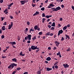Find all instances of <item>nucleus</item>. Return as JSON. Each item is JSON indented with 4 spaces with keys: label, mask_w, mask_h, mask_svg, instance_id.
<instances>
[{
    "label": "nucleus",
    "mask_w": 74,
    "mask_h": 74,
    "mask_svg": "<svg viewBox=\"0 0 74 74\" xmlns=\"http://www.w3.org/2000/svg\"><path fill=\"white\" fill-rule=\"evenodd\" d=\"M34 29L33 28H31V29L29 30V33H31V32H34Z\"/></svg>",
    "instance_id": "nucleus-18"
},
{
    "label": "nucleus",
    "mask_w": 74,
    "mask_h": 74,
    "mask_svg": "<svg viewBox=\"0 0 74 74\" xmlns=\"http://www.w3.org/2000/svg\"><path fill=\"white\" fill-rule=\"evenodd\" d=\"M49 21H50V19H48L47 21H46V22H49Z\"/></svg>",
    "instance_id": "nucleus-62"
},
{
    "label": "nucleus",
    "mask_w": 74,
    "mask_h": 74,
    "mask_svg": "<svg viewBox=\"0 0 74 74\" xmlns=\"http://www.w3.org/2000/svg\"><path fill=\"white\" fill-rule=\"evenodd\" d=\"M27 43H28L29 44L30 43V40L27 41Z\"/></svg>",
    "instance_id": "nucleus-63"
},
{
    "label": "nucleus",
    "mask_w": 74,
    "mask_h": 74,
    "mask_svg": "<svg viewBox=\"0 0 74 74\" xmlns=\"http://www.w3.org/2000/svg\"><path fill=\"white\" fill-rule=\"evenodd\" d=\"M70 50H71V49H70V48H68V49H67V51H66L68 52L70 51Z\"/></svg>",
    "instance_id": "nucleus-50"
},
{
    "label": "nucleus",
    "mask_w": 74,
    "mask_h": 74,
    "mask_svg": "<svg viewBox=\"0 0 74 74\" xmlns=\"http://www.w3.org/2000/svg\"><path fill=\"white\" fill-rule=\"evenodd\" d=\"M63 66H64V68H67L69 67V65H68L67 64H64Z\"/></svg>",
    "instance_id": "nucleus-6"
},
{
    "label": "nucleus",
    "mask_w": 74,
    "mask_h": 74,
    "mask_svg": "<svg viewBox=\"0 0 74 74\" xmlns=\"http://www.w3.org/2000/svg\"><path fill=\"white\" fill-rule=\"evenodd\" d=\"M54 67H55L56 69H58V66L57 65H55V66H54Z\"/></svg>",
    "instance_id": "nucleus-35"
},
{
    "label": "nucleus",
    "mask_w": 74,
    "mask_h": 74,
    "mask_svg": "<svg viewBox=\"0 0 74 74\" xmlns=\"http://www.w3.org/2000/svg\"><path fill=\"white\" fill-rule=\"evenodd\" d=\"M46 21V19L45 18H43V19H42V23H44V21Z\"/></svg>",
    "instance_id": "nucleus-28"
},
{
    "label": "nucleus",
    "mask_w": 74,
    "mask_h": 74,
    "mask_svg": "<svg viewBox=\"0 0 74 74\" xmlns=\"http://www.w3.org/2000/svg\"><path fill=\"white\" fill-rule=\"evenodd\" d=\"M32 7H34L36 5L35 4H33V3H32Z\"/></svg>",
    "instance_id": "nucleus-38"
},
{
    "label": "nucleus",
    "mask_w": 74,
    "mask_h": 74,
    "mask_svg": "<svg viewBox=\"0 0 74 74\" xmlns=\"http://www.w3.org/2000/svg\"><path fill=\"white\" fill-rule=\"evenodd\" d=\"M39 14V12H38L36 11V13H35L33 14V16H35Z\"/></svg>",
    "instance_id": "nucleus-12"
},
{
    "label": "nucleus",
    "mask_w": 74,
    "mask_h": 74,
    "mask_svg": "<svg viewBox=\"0 0 74 74\" xmlns=\"http://www.w3.org/2000/svg\"><path fill=\"white\" fill-rule=\"evenodd\" d=\"M36 36H34V37L33 38H32V40H33V41H34V40H36Z\"/></svg>",
    "instance_id": "nucleus-22"
},
{
    "label": "nucleus",
    "mask_w": 74,
    "mask_h": 74,
    "mask_svg": "<svg viewBox=\"0 0 74 74\" xmlns=\"http://www.w3.org/2000/svg\"><path fill=\"white\" fill-rule=\"evenodd\" d=\"M72 8L73 10V11H74V7L72 6Z\"/></svg>",
    "instance_id": "nucleus-64"
},
{
    "label": "nucleus",
    "mask_w": 74,
    "mask_h": 74,
    "mask_svg": "<svg viewBox=\"0 0 74 74\" xmlns=\"http://www.w3.org/2000/svg\"><path fill=\"white\" fill-rule=\"evenodd\" d=\"M51 8V10H52V11L54 12L57 11L61 9L60 7L59 6L56 8Z\"/></svg>",
    "instance_id": "nucleus-3"
},
{
    "label": "nucleus",
    "mask_w": 74,
    "mask_h": 74,
    "mask_svg": "<svg viewBox=\"0 0 74 74\" xmlns=\"http://www.w3.org/2000/svg\"><path fill=\"white\" fill-rule=\"evenodd\" d=\"M1 29H1V30H2V31H4V30H5V26H2Z\"/></svg>",
    "instance_id": "nucleus-19"
},
{
    "label": "nucleus",
    "mask_w": 74,
    "mask_h": 74,
    "mask_svg": "<svg viewBox=\"0 0 74 74\" xmlns=\"http://www.w3.org/2000/svg\"><path fill=\"white\" fill-rule=\"evenodd\" d=\"M17 66L16 64H15L14 63H12L10 64V66H9L8 68V69H13L14 67L16 66Z\"/></svg>",
    "instance_id": "nucleus-1"
},
{
    "label": "nucleus",
    "mask_w": 74,
    "mask_h": 74,
    "mask_svg": "<svg viewBox=\"0 0 74 74\" xmlns=\"http://www.w3.org/2000/svg\"><path fill=\"white\" fill-rule=\"evenodd\" d=\"M45 10V8L44 7L42 8H41V10L42 11H44Z\"/></svg>",
    "instance_id": "nucleus-30"
},
{
    "label": "nucleus",
    "mask_w": 74,
    "mask_h": 74,
    "mask_svg": "<svg viewBox=\"0 0 74 74\" xmlns=\"http://www.w3.org/2000/svg\"><path fill=\"white\" fill-rule=\"evenodd\" d=\"M19 55H20V56H24V55H25V54H22V51H21L20 53H19Z\"/></svg>",
    "instance_id": "nucleus-13"
},
{
    "label": "nucleus",
    "mask_w": 74,
    "mask_h": 74,
    "mask_svg": "<svg viewBox=\"0 0 74 74\" xmlns=\"http://www.w3.org/2000/svg\"><path fill=\"white\" fill-rule=\"evenodd\" d=\"M14 3H10V5H8V7H11V6L13 5V4Z\"/></svg>",
    "instance_id": "nucleus-17"
},
{
    "label": "nucleus",
    "mask_w": 74,
    "mask_h": 74,
    "mask_svg": "<svg viewBox=\"0 0 74 74\" xmlns=\"http://www.w3.org/2000/svg\"><path fill=\"white\" fill-rule=\"evenodd\" d=\"M1 21H3V20H4V18H3V17H1Z\"/></svg>",
    "instance_id": "nucleus-58"
},
{
    "label": "nucleus",
    "mask_w": 74,
    "mask_h": 74,
    "mask_svg": "<svg viewBox=\"0 0 74 74\" xmlns=\"http://www.w3.org/2000/svg\"><path fill=\"white\" fill-rule=\"evenodd\" d=\"M28 0H23L20 1V3H21V5H24V4H25V3L28 2Z\"/></svg>",
    "instance_id": "nucleus-4"
},
{
    "label": "nucleus",
    "mask_w": 74,
    "mask_h": 74,
    "mask_svg": "<svg viewBox=\"0 0 74 74\" xmlns=\"http://www.w3.org/2000/svg\"><path fill=\"white\" fill-rule=\"evenodd\" d=\"M9 44L12 45H16V42H9Z\"/></svg>",
    "instance_id": "nucleus-9"
},
{
    "label": "nucleus",
    "mask_w": 74,
    "mask_h": 74,
    "mask_svg": "<svg viewBox=\"0 0 74 74\" xmlns=\"http://www.w3.org/2000/svg\"><path fill=\"white\" fill-rule=\"evenodd\" d=\"M13 26V22H11V25H9V26H8V29H11V28Z\"/></svg>",
    "instance_id": "nucleus-7"
},
{
    "label": "nucleus",
    "mask_w": 74,
    "mask_h": 74,
    "mask_svg": "<svg viewBox=\"0 0 74 74\" xmlns=\"http://www.w3.org/2000/svg\"><path fill=\"white\" fill-rule=\"evenodd\" d=\"M45 14H44V13H42V17H45Z\"/></svg>",
    "instance_id": "nucleus-41"
},
{
    "label": "nucleus",
    "mask_w": 74,
    "mask_h": 74,
    "mask_svg": "<svg viewBox=\"0 0 74 74\" xmlns=\"http://www.w3.org/2000/svg\"><path fill=\"white\" fill-rule=\"evenodd\" d=\"M59 20L60 21H63V18H60V19H59Z\"/></svg>",
    "instance_id": "nucleus-54"
},
{
    "label": "nucleus",
    "mask_w": 74,
    "mask_h": 74,
    "mask_svg": "<svg viewBox=\"0 0 74 74\" xmlns=\"http://www.w3.org/2000/svg\"><path fill=\"white\" fill-rule=\"evenodd\" d=\"M41 71H37V74H41Z\"/></svg>",
    "instance_id": "nucleus-26"
},
{
    "label": "nucleus",
    "mask_w": 74,
    "mask_h": 74,
    "mask_svg": "<svg viewBox=\"0 0 74 74\" xmlns=\"http://www.w3.org/2000/svg\"><path fill=\"white\" fill-rule=\"evenodd\" d=\"M64 8V5H61V8Z\"/></svg>",
    "instance_id": "nucleus-55"
},
{
    "label": "nucleus",
    "mask_w": 74,
    "mask_h": 74,
    "mask_svg": "<svg viewBox=\"0 0 74 74\" xmlns=\"http://www.w3.org/2000/svg\"><path fill=\"white\" fill-rule=\"evenodd\" d=\"M48 27H49V29H50L51 27H51V25H48Z\"/></svg>",
    "instance_id": "nucleus-46"
},
{
    "label": "nucleus",
    "mask_w": 74,
    "mask_h": 74,
    "mask_svg": "<svg viewBox=\"0 0 74 74\" xmlns=\"http://www.w3.org/2000/svg\"><path fill=\"white\" fill-rule=\"evenodd\" d=\"M63 32V30H62V29L60 30L59 31H58V35L59 36L60 35V34H62V33Z\"/></svg>",
    "instance_id": "nucleus-10"
},
{
    "label": "nucleus",
    "mask_w": 74,
    "mask_h": 74,
    "mask_svg": "<svg viewBox=\"0 0 74 74\" xmlns=\"http://www.w3.org/2000/svg\"><path fill=\"white\" fill-rule=\"evenodd\" d=\"M7 25V22H5V23H3V25Z\"/></svg>",
    "instance_id": "nucleus-42"
},
{
    "label": "nucleus",
    "mask_w": 74,
    "mask_h": 74,
    "mask_svg": "<svg viewBox=\"0 0 74 74\" xmlns=\"http://www.w3.org/2000/svg\"><path fill=\"white\" fill-rule=\"evenodd\" d=\"M55 44H56V47H58V45L59 44H60V42H58V41H55Z\"/></svg>",
    "instance_id": "nucleus-11"
},
{
    "label": "nucleus",
    "mask_w": 74,
    "mask_h": 74,
    "mask_svg": "<svg viewBox=\"0 0 74 74\" xmlns=\"http://www.w3.org/2000/svg\"><path fill=\"white\" fill-rule=\"evenodd\" d=\"M67 29V27H66V26H65V27L63 28V30H65V29Z\"/></svg>",
    "instance_id": "nucleus-24"
},
{
    "label": "nucleus",
    "mask_w": 74,
    "mask_h": 74,
    "mask_svg": "<svg viewBox=\"0 0 74 74\" xmlns=\"http://www.w3.org/2000/svg\"><path fill=\"white\" fill-rule=\"evenodd\" d=\"M31 49H31V48H29V51H31L32 50Z\"/></svg>",
    "instance_id": "nucleus-52"
},
{
    "label": "nucleus",
    "mask_w": 74,
    "mask_h": 74,
    "mask_svg": "<svg viewBox=\"0 0 74 74\" xmlns=\"http://www.w3.org/2000/svg\"><path fill=\"white\" fill-rule=\"evenodd\" d=\"M39 35H42V32H40L39 33V34H38Z\"/></svg>",
    "instance_id": "nucleus-37"
},
{
    "label": "nucleus",
    "mask_w": 74,
    "mask_h": 74,
    "mask_svg": "<svg viewBox=\"0 0 74 74\" xmlns=\"http://www.w3.org/2000/svg\"><path fill=\"white\" fill-rule=\"evenodd\" d=\"M21 69V68L18 67L17 68H16V69H15V70L19 71Z\"/></svg>",
    "instance_id": "nucleus-27"
},
{
    "label": "nucleus",
    "mask_w": 74,
    "mask_h": 74,
    "mask_svg": "<svg viewBox=\"0 0 74 74\" xmlns=\"http://www.w3.org/2000/svg\"><path fill=\"white\" fill-rule=\"evenodd\" d=\"M4 36L2 35L1 36V39H4Z\"/></svg>",
    "instance_id": "nucleus-34"
},
{
    "label": "nucleus",
    "mask_w": 74,
    "mask_h": 74,
    "mask_svg": "<svg viewBox=\"0 0 74 74\" xmlns=\"http://www.w3.org/2000/svg\"><path fill=\"white\" fill-rule=\"evenodd\" d=\"M51 60V58L50 57H48L47 58H46V60L48 61H49Z\"/></svg>",
    "instance_id": "nucleus-14"
},
{
    "label": "nucleus",
    "mask_w": 74,
    "mask_h": 74,
    "mask_svg": "<svg viewBox=\"0 0 74 74\" xmlns=\"http://www.w3.org/2000/svg\"><path fill=\"white\" fill-rule=\"evenodd\" d=\"M53 23H51V21L49 22V25H51Z\"/></svg>",
    "instance_id": "nucleus-51"
},
{
    "label": "nucleus",
    "mask_w": 74,
    "mask_h": 74,
    "mask_svg": "<svg viewBox=\"0 0 74 74\" xmlns=\"http://www.w3.org/2000/svg\"><path fill=\"white\" fill-rule=\"evenodd\" d=\"M46 71H49L51 70H52V68H46Z\"/></svg>",
    "instance_id": "nucleus-15"
},
{
    "label": "nucleus",
    "mask_w": 74,
    "mask_h": 74,
    "mask_svg": "<svg viewBox=\"0 0 74 74\" xmlns=\"http://www.w3.org/2000/svg\"><path fill=\"white\" fill-rule=\"evenodd\" d=\"M25 30H26V32H27L28 31V28H26L25 29Z\"/></svg>",
    "instance_id": "nucleus-60"
},
{
    "label": "nucleus",
    "mask_w": 74,
    "mask_h": 74,
    "mask_svg": "<svg viewBox=\"0 0 74 74\" xmlns=\"http://www.w3.org/2000/svg\"><path fill=\"white\" fill-rule=\"evenodd\" d=\"M16 71H13L12 74H15V73H16Z\"/></svg>",
    "instance_id": "nucleus-36"
},
{
    "label": "nucleus",
    "mask_w": 74,
    "mask_h": 74,
    "mask_svg": "<svg viewBox=\"0 0 74 74\" xmlns=\"http://www.w3.org/2000/svg\"><path fill=\"white\" fill-rule=\"evenodd\" d=\"M45 38H46V37H45V36H43V37L42 38V39H45Z\"/></svg>",
    "instance_id": "nucleus-61"
},
{
    "label": "nucleus",
    "mask_w": 74,
    "mask_h": 74,
    "mask_svg": "<svg viewBox=\"0 0 74 74\" xmlns=\"http://www.w3.org/2000/svg\"><path fill=\"white\" fill-rule=\"evenodd\" d=\"M56 55L58 56L59 55H60V51H58V53H57Z\"/></svg>",
    "instance_id": "nucleus-29"
},
{
    "label": "nucleus",
    "mask_w": 74,
    "mask_h": 74,
    "mask_svg": "<svg viewBox=\"0 0 74 74\" xmlns=\"http://www.w3.org/2000/svg\"><path fill=\"white\" fill-rule=\"evenodd\" d=\"M56 1H57L58 2H60V0H56Z\"/></svg>",
    "instance_id": "nucleus-59"
},
{
    "label": "nucleus",
    "mask_w": 74,
    "mask_h": 74,
    "mask_svg": "<svg viewBox=\"0 0 74 74\" xmlns=\"http://www.w3.org/2000/svg\"><path fill=\"white\" fill-rule=\"evenodd\" d=\"M39 50H40L39 49L36 50V53H38V51H39Z\"/></svg>",
    "instance_id": "nucleus-57"
},
{
    "label": "nucleus",
    "mask_w": 74,
    "mask_h": 74,
    "mask_svg": "<svg viewBox=\"0 0 74 74\" xmlns=\"http://www.w3.org/2000/svg\"><path fill=\"white\" fill-rule=\"evenodd\" d=\"M52 69H53L54 70H55V69H56V68H55V67H54V66H52Z\"/></svg>",
    "instance_id": "nucleus-53"
},
{
    "label": "nucleus",
    "mask_w": 74,
    "mask_h": 74,
    "mask_svg": "<svg viewBox=\"0 0 74 74\" xmlns=\"http://www.w3.org/2000/svg\"><path fill=\"white\" fill-rule=\"evenodd\" d=\"M57 63H58V62H55V63H54V66L57 65Z\"/></svg>",
    "instance_id": "nucleus-39"
},
{
    "label": "nucleus",
    "mask_w": 74,
    "mask_h": 74,
    "mask_svg": "<svg viewBox=\"0 0 74 74\" xmlns=\"http://www.w3.org/2000/svg\"><path fill=\"white\" fill-rule=\"evenodd\" d=\"M50 34V32H49L46 34V36H47L49 35V34Z\"/></svg>",
    "instance_id": "nucleus-25"
},
{
    "label": "nucleus",
    "mask_w": 74,
    "mask_h": 74,
    "mask_svg": "<svg viewBox=\"0 0 74 74\" xmlns=\"http://www.w3.org/2000/svg\"><path fill=\"white\" fill-rule=\"evenodd\" d=\"M70 26V24H68L67 25V26H66V27H69Z\"/></svg>",
    "instance_id": "nucleus-45"
},
{
    "label": "nucleus",
    "mask_w": 74,
    "mask_h": 74,
    "mask_svg": "<svg viewBox=\"0 0 74 74\" xmlns=\"http://www.w3.org/2000/svg\"><path fill=\"white\" fill-rule=\"evenodd\" d=\"M36 48L34 47V46H32L31 47V48H31V49H35Z\"/></svg>",
    "instance_id": "nucleus-20"
},
{
    "label": "nucleus",
    "mask_w": 74,
    "mask_h": 74,
    "mask_svg": "<svg viewBox=\"0 0 74 74\" xmlns=\"http://www.w3.org/2000/svg\"><path fill=\"white\" fill-rule=\"evenodd\" d=\"M17 39H18V41H19L20 40V37H18Z\"/></svg>",
    "instance_id": "nucleus-56"
},
{
    "label": "nucleus",
    "mask_w": 74,
    "mask_h": 74,
    "mask_svg": "<svg viewBox=\"0 0 74 74\" xmlns=\"http://www.w3.org/2000/svg\"><path fill=\"white\" fill-rule=\"evenodd\" d=\"M12 62H16V59L15 58L12 59Z\"/></svg>",
    "instance_id": "nucleus-21"
},
{
    "label": "nucleus",
    "mask_w": 74,
    "mask_h": 74,
    "mask_svg": "<svg viewBox=\"0 0 74 74\" xmlns=\"http://www.w3.org/2000/svg\"><path fill=\"white\" fill-rule=\"evenodd\" d=\"M53 35V33H51L50 34H49V36H52Z\"/></svg>",
    "instance_id": "nucleus-40"
},
{
    "label": "nucleus",
    "mask_w": 74,
    "mask_h": 74,
    "mask_svg": "<svg viewBox=\"0 0 74 74\" xmlns=\"http://www.w3.org/2000/svg\"><path fill=\"white\" fill-rule=\"evenodd\" d=\"M31 36H32L31 35H28V36H26L25 38H24V39L23 40V42H25V40H27V39H28V40H30L31 37Z\"/></svg>",
    "instance_id": "nucleus-2"
},
{
    "label": "nucleus",
    "mask_w": 74,
    "mask_h": 74,
    "mask_svg": "<svg viewBox=\"0 0 74 74\" xmlns=\"http://www.w3.org/2000/svg\"><path fill=\"white\" fill-rule=\"evenodd\" d=\"M27 25L29 26V25L30 24V23L29 21H27Z\"/></svg>",
    "instance_id": "nucleus-31"
},
{
    "label": "nucleus",
    "mask_w": 74,
    "mask_h": 74,
    "mask_svg": "<svg viewBox=\"0 0 74 74\" xmlns=\"http://www.w3.org/2000/svg\"><path fill=\"white\" fill-rule=\"evenodd\" d=\"M34 30H38V31H40V28H38V26L36 25H35L34 26Z\"/></svg>",
    "instance_id": "nucleus-8"
},
{
    "label": "nucleus",
    "mask_w": 74,
    "mask_h": 74,
    "mask_svg": "<svg viewBox=\"0 0 74 74\" xmlns=\"http://www.w3.org/2000/svg\"><path fill=\"white\" fill-rule=\"evenodd\" d=\"M52 24V25H51V26H53V27H55V23H53Z\"/></svg>",
    "instance_id": "nucleus-23"
},
{
    "label": "nucleus",
    "mask_w": 74,
    "mask_h": 74,
    "mask_svg": "<svg viewBox=\"0 0 74 74\" xmlns=\"http://www.w3.org/2000/svg\"><path fill=\"white\" fill-rule=\"evenodd\" d=\"M28 72H26L24 73H23V74H28Z\"/></svg>",
    "instance_id": "nucleus-48"
},
{
    "label": "nucleus",
    "mask_w": 74,
    "mask_h": 74,
    "mask_svg": "<svg viewBox=\"0 0 74 74\" xmlns=\"http://www.w3.org/2000/svg\"><path fill=\"white\" fill-rule=\"evenodd\" d=\"M50 28V30H54V28H54V27H51V28Z\"/></svg>",
    "instance_id": "nucleus-32"
},
{
    "label": "nucleus",
    "mask_w": 74,
    "mask_h": 74,
    "mask_svg": "<svg viewBox=\"0 0 74 74\" xmlns=\"http://www.w3.org/2000/svg\"><path fill=\"white\" fill-rule=\"evenodd\" d=\"M53 2H52V3H51L49 4V6H48L47 8H51V7H53L55 6V5H53Z\"/></svg>",
    "instance_id": "nucleus-5"
},
{
    "label": "nucleus",
    "mask_w": 74,
    "mask_h": 74,
    "mask_svg": "<svg viewBox=\"0 0 74 74\" xmlns=\"http://www.w3.org/2000/svg\"><path fill=\"white\" fill-rule=\"evenodd\" d=\"M56 49V47H53V50H55Z\"/></svg>",
    "instance_id": "nucleus-49"
},
{
    "label": "nucleus",
    "mask_w": 74,
    "mask_h": 74,
    "mask_svg": "<svg viewBox=\"0 0 74 74\" xmlns=\"http://www.w3.org/2000/svg\"><path fill=\"white\" fill-rule=\"evenodd\" d=\"M7 9H5V11H4L3 12H7Z\"/></svg>",
    "instance_id": "nucleus-47"
},
{
    "label": "nucleus",
    "mask_w": 74,
    "mask_h": 74,
    "mask_svg": "<svg viewBox=\"0 0 74 74\" xmlns=\"http://www.w3.org/2000/svg\"><path fill=\"white\" fill-rule=\"evenodd\" d=\"M0 3H3V0H0Z\"/></svg>",
    "instance_id": "nucleus-44"
},
{
    "label": "nucleus",
    "mask_w": 74,
    "mask_h": 74,
    "mask_svg": "<svg viewBox=\"0 0 74 74\" xmlns=\"http://www.w3.org/2000/svg\"><path fill=\"white\" fill-rule=\"evenodd\" d=\"M2 59L6 58V56H2Z\"/></svg>",
    "instance_id": "nucleus-33"
},
{
    "label": "nucleus",
    "mask_w": 74,
    "mask_h": 74,
    "mask_svg": "<svg viewBox=\"0 0 74 74\" xmlns=\"http://www.w3.org/2000/svg\"><path fill=\"white\" fill-rule=\"evenodd\" d=\"M63 40H64V38L63 37H62V38H61V41H63Z\"/></svg>",
    "instance_id": "nucleus-43"
},
{
    "label": "nucleus",
    "mask_w": 74,
    "mask_h": 74,
    "mask_svg": "<svg viewBox=\"0 0 74 74\" xmlns=\"http://www.w3.org/2000/svg\"><path fill=\"white\" fill-rule=\"evenodd\" d=\"M65 36H66V40L67 39V38L68 39V40H69L70 39V37H69V36H68V35H67L66 34H65Z\"/></svg>",
    "instance_id": "nucleus-16"
}]
</instances>
